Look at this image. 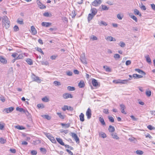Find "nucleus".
I'll return each mask as SVG.
<instances>
[{
  "mask_svg": "<svg viewBox=\"0 0 155 155\" xmlns=\"http://www.w3.org/2000/svg\"><path fill=\"white\" fill-rule=\"evenodd\" d=\"M2 25L3 27H5L6 29L9 28L10 25V22L8 21V18L7 16H3L2 18Z\"/></svg>",
  "mask_w": 155,
  "mask_h": 155,
  "instance_id": "1",
  "label": "nucleus"
},
{
  "mask_svg": "<svg viewBox=\"0 0 155 155\" xmlns=\"http://www.w3.org/2000/svg\"><path fill=\"white\" fill-rule=\"evenodd\" d=\"M46 137L53 143H55L56 141L54 137L49 133H45V134Z\"/></svg>",
  "mask_w": 155,
  "mask_h": 155,
  "instance_id": "2",
  "label": "nucleus"
},
{
  "mask_svg": "<svg viewBox=\"0 0 155 155\" xmlns=\"http://www.w3.org/2000/svg\"><path fill=\"white\" fill-rule=\"evenodd\" d=\"M128 80H121L120 79H118L117 80H114L113 81V82L116 84H118L119 83L124 84L128 82Z\"/></svg>",
  "mask_w": 155,
  "mask_h": 155,
  "instance_id": "3",
  "label": "nucleus"
},
{
  "mask_svg": "<svg viewBox=\"0 0 155 155\" xmlns=\"http://www.w3.org/2000/svg\"><path fill=\"white\" fill-rule=\"evenodd\" d=\"M92 83L93 86L95 87H99L100 85V83L95 79H93L92 80Z\"/></svg>",
  "mask_w": 155,
  "mask_h": 155,
  "instance_id": "4",
  "label": "nucleus"
},
{
  "mask_svg": "<svg viewBox=\"0 0 155 155\" xmlns=\"http://www.w3.org/2000/svg\"><path fill=\"white\" fill-rule=\"evenodd\" d=\"M80 60L81 62L84 64H87V61L85 57L84 53L82 54L81 55Z\"/></svg>",
  "mask_w": 155,
  "mask_h": 155,
  "instance_id": "5",
  "label": "nucleus"
},
{
  "mask_svg": "<svg viewBox=\"0 0 155 155\" xmlns=\"http://www.w3.org/2000/svg\"><path fill=\"white\" fill-rule=\"evenodd\" d=\"M86 115L87 116L88 119H90L91 116V109L90 108H88L86 112Z\"/></svg>",
  "mask_w": 155,
  "mask_h": 155,
  "instance_id": "6",
  "label": "nucleus"
},
{
  "mask_svg": "<svg viewBox=\"0 0 155 155\" xmlns=\"http://www.w3.org/2000/svg\"><path fill=\"white\" fill-rule=\"evenodd\" d=\"M62 110L64 111H65L66 110H73V108L70 107H68L67 105H64L63 107L62 108Z\"/></svg>",
  "mask_w": 155,
  "mask_h": 155,
  "instance_id": "7",
  "label": "nucleus"
},
{
  "mask_svg": "<svg viewBox=\"0 0 155 155\" xmlns=\"http://www.w3.org/2000/svg\"><path fill=\"white\" fill-rule=\"evenodd\" d=\"M101 0H95L92 3V5L95 6H97L101 4Z\"/></svg>",
  "mask_w": 155,
  "mask_h": 155,
  "instance_id": "8",
  "label": "nucleus"
},
{
  "mask_svg": "<svg viewBox=\"0 0 155 155\" xmlns=\"http://www.w3.org/2000/svg\"><path fill=\"white\" fill-rule=\"evenodd\" d=\"M63 97L64 99H67L68 98H72L73 96L71 94L68 93H66L64 94Z\"/></svg>",
  "mask_w": 155,
  "mask_h": 155,
  "instance_id": "9",
  "label": "nucleus"
},
{
  "mask_svg": "<svg viewBox=\"0 0 155 155\" xmlns=\"http://www.w3.org/2000/svg\"><path fill=\"white\" fill-rule=\"evenodd\" d=\"M71 136L72 137L74 138L77 143L79 142V139L76 134L74 133H71Z\"/></svg>",
  "mask_w": 155,
  "mask_h": 155,
  "instance_id": "10",
  "label": "nucleus"
},
{
  "mask_svg": "<svg viewBox=\"0 0 155 155\" xmlns=\"http://www.w3.org/2000/svg\"><path fill=\"white\" fill-rule=\"evenodd\" d=\"M37 3L40 8L43 9L46 8V7L44 5H43L40 1L37 0Z\"/></svg>",
  "mask_w": 155,
  "mask_h": 155,
  "instance_id": "11",
  "label": "nucleus"
},
{
  "mask_svg": "<svg viewBox=\"0 0 155 155\" xmlns=\"http://www.w3.org/2000/svg\"><path fill=\"white\" fill-rule=\"evenodd\" d=\"M31 33L32 35H35L36 34L37 31L36 29L33 26H32L31 28Z\"/></svg>",
  "mask_w": 155,
  "mask_h": 155,
  "instance_id": "12",
  "label": "nucleus"
},
{
  "mask_svg": "<svg viewBox=\"0 0 155 155\" xmlns=\"http://www.w3.org/2000/svg\"><path fill=\"white\" fill-rule=\"evenodd\" d=\"M0 61L3 64H6L7 63L6 59L2 56H0Z\"/></svg>",
  "mask_w": 155,
  "mask_h": 155,
  "instance_id": "13",
  "label": "nucleus"
},
{
  "mask_svg": "<svg viewBox=\"0 0 155 155\" xmlns=\"http://www.w3.org/2000/svg\"><path fill=\"white\" fill-rule=\"evenodd\" d=\"M57 142L61 145H64V143L63 141L60 138H56Z\"/></svg>",
  "mask_w": 155,
  "mask_h": 155,
  "instance_id": "14",
  "label": "nucleus"
},
{
  "mask_svg": "<svg viewBox=\"0 0 155 155\" xmlns=\"http://www.w3.org/2000/svg\"><path fill=\"white\" fill-rule=\"evenodd\" d=\"M51 24V23L47 22H43L41 23V25L43 26H45V27H47L49 26Z\"/></svg>",
  "mask_w": 155,
  "mask_h": 155,
  "instance_id": "15",
  "label": "nucleus"
},
{
  "mask_svg": "<svg viewBox=\"0 0 155 155\" xmlns=\"http://www.w3.org/2000/svg\"><path fill=\"white\" fill-rule=\"evenodd\" d=\"M14 109L13 107H10L8 108H5L4 110L7 113L11 112Z\"/></svg>",
  "mask_w": 155,
  "mask_h": 155,
  "instance_id": "16",
  "label": "nucleus"
},
{
  "mask_svg": "<svg viewBox=\"0 0 155 155\" xmlns=\"http://www.w3.org/2000/svg\"><path fill=\"white\" fill-rule=\"evenodd\" d=\"M120 107L121 109V112L122 113L124 114H126L127 113L124 110V109L125 108V106L123 104H121L120 105Z\"/></svg>",
  "mask_w": 155,
  "mask_h": 155,
  "instance_id": "17",
  "label": "nucleus"
},
{
  "mask_svg": "<svg viewBox=\"0 0 155 155\" xmlns=\"http://www.w3.org/2000/svg\"><path fill=\"white\" fill-rule=\"evenodd\" d=\"M108 41H116V40L114 38H113V37L111 36H108L107 38H105Z\"/></svg>",
  "mask_w": 155,
  "mask_h": 155,
  "instance_id": "18",
  "label": "nucleus"
},
{
  "mask_svg": "<svg viewBox=\"0 0 155 155\" xmlns=\"http://www.w3.org/2000/svg\"><path fill=\"white\" fill-rule=\"evenodd\" d=\"M94 15L90 13L88 15L87 17V20L88 22H90V21L93 18Z\"/></svg>",
  "mask_w": 155,
  "mask_h": 155,
  "instance_id": "19",
  "label": "nucleus"
},
{
  "mask_svg": "<svg viewBox=\"0 0 155 155\" xmlns=\"http://www.w3.org/2000/svg\"><path fill=\"white\" fill-rule=\"evenodd\" d=\"M33 81L40 83L41 82V80L38 77L35 76L33 78Z\"/></svg>",
  "mask_w": 155,
  "mask_h": 155,
  "instance_id": "20",
  "label": "nucleus"
},
{
  "mask_svg": "<svg viewBox=\"0 0 155 155\" xmlns=\"http://www.w3.org/2000/svg\"><path fill=\"white\" fill-rule=\"evenodd\" d=\"M78 86L80 88L84 87L85 86L84 81H81L79 83Z\"/></svg>",
  "mask_w": 155,
  "mask_h": 155,
  "instance_id": "21",
  "label": "nucleus"
},
{
  "mask_svg": "<svg viewBox=\"0 0 155 155\" xmlns=\"http://www.w3.org/2000/svg\"><path fill=\"white\" fill-rule=\"evenodd\" d=\"M84 116L83 113H81L79 115L80 120L82 122H83L84 120Z\"/></svg>",
  "mask_w": 155,
  "mask_h": 155,
  "instance_id": "22",
  "label": "nucleus"
},
{
  "mask_svg": "<svg viewBox=\"0 0 155 155\" xmlns=\"http://www.w3.org/2000/svg\"><path fill=\"white\" fill-rule=\"evenodd\" d=\"M108 130L110 132L112 133L114 131L115 129L114 127L110 125L108 128Z\"/></svg>",
  "mask_w": 155,
  "mask_h": 155,
  "instance_id": "23",
  "label": "nucleus"
},
{
  "mask_svg": "<svg viewBox=\"0 0 155 155\" xmlns=\"http://www.w3.org/2000/svg\"><path fill=\"white\" fill-rule=\"evenodd\" d=\"M91 14H92L94 15H95L97 13V10L95 8H91Z\"/></svg>",
  "mask_w": 155,
  "mask_h": 155,
  "instance_id": "24",
  "label": "nucleus"
},
{
  "mask_svg": "<svg viewBox=\"0 0 155 155\" xmlns=\"http://www.w3.org/2000/svg\"><path fill=\"white\" fill-rule=\"evenodd\" d=\"M134 13L135 15H139L140 17L142 15L140 13L139 11L136 8L134 10Z\"/></svg>",
  "mask_w": 155,
  "mask_h": 155,
  "instance_id": "25",
  "label": "nucleus"
},
{
  "mask_svg": "<svg viewBox=\"0 0 155 155\" xmlns=\"http://www.w3.org/2000/svg\"><path fill=\"white\" fill-rule=\"evenodd\" d=\"M99 120L102 125H105V123L104 121L103 118L102 117H100L99 118Z\"/></svg>",
  "mask_w": 155,
  "mask_h": 155,
  "instance_id": "26",
  "label": "nucleus"
},
{
  "mask_svg": "<svg viewBox=\"0 0 155 155\" xmlns=\"http://www.w3.org/2000/svg\"><path fill=\"white\" fill-rule=\"evenodd\" d=\"M111 135L113 138L116 139H119V137L118 136L117 134L114 133L112 134Z\"/></svg>",
  "mask_w": 155,
  "mask_h": 155,
  "instance_id": "27",
  "label": "nucleus"
},
{
  "mask_svg": "<svg viewBox=\"0 0 155 155\" xmlns=\"http://www.w3.org/2000/svg\"><path fill=\"white\" fill-rule=\"evenodd\" d=\"M133 77L134 78H142L143 77V76L140 75H138L137 74H134L133 75Z\"/></svg>",
  "mask_w": 155,
  "mask_h": 155,
  "instance_id": "28",
  "label": "nucleus"
},
{
  "mask_svg": "<svg viewBox=\"0 0 155 155\" xmlns=\"http://www.w3.org/2000/svg\"><path fill=\"white\" fill-rule=\"evenodd\" d=\"M99 135L100 137L103 138H105L107 137L106 134L105 133L103 132L100 133Z\"/></svg>",
  "mask_w": 155,
  "mask_h": 155,
  "instance_id": "29",
  "label": "nucleus"
},
{
  "mask_svg": "<svg viewBox=\"0 0 155 155\" xmlns=\"http://www.w3.org/2000/svg\"><path fill=\"white\" fill-rule=\"evenodd\" d=\"M5 124L2 122H0V130H2L4 129V128Z\"/></svg>",
  "mask_w": 155,
  "mask_h": 155,
  "instance_id": "30",
  "label": "nucleus"
},
{
  "mask_svg": "<svg viewBox=\"0 0 155 155\" xmlns=\"http://www.w3.org/2000/svg\"><path fill=\"white\" fill-rule=\"evenodd\" d=\"M26 61L28 64L30 65H31L33 64L32 60L30 58L27 59H26Z\"/></svg>",
  "mask_w": 155,
  "mask_h": 155,
  "instance_id": "31",
  "label": "nucleus"
},
{
  "mask_svg": "<svg viewBox=\"0 0 155 155\" xmlns=\"http://www.w3.org/2000/svg\"><path fill=\"white\" fill-rule=\"evenodd\" d=\"M42 100L43 102H47L49 101V99L47 96H45L42 98Z\"/></svg>",
  "mask_w": 155,
  "mask_h": 155,
  "instance_id": "32",
  "label": "nucleus"
},
{
  "mask_svg": "<svg viewBox=\"0 0 155 155\" xmlns=\"http://www.w3.org/2000/svg\"><path fill=\"white\" fill-rule=\"evenodd\" d=\"M145 58H146L147 61L148 63H151V59L149 57V55L146 56L145 57Z\"/></svg>",
  "mask_w": 155,
  "mask_h": 155,
  "instance_id": "33",
  "label": "nucleus"
},
{
  "mask_svg": "<svg viewBox=\"0 0 155 155\" xmlns=\"http://www.w3.org/2000/svg\"><path fill=\"white\" fill-rule=\"evenodd\" d=\"M42 117L48 120H50L51 119V117L48 115H42Z\"/></svg>",
  "mask_w": 155,
  "mask_h": 155,
  "instance_id": "34",
  "label": "nucleus"
},
{
  "mask_svg": "<svg viewBox=\"0 0 155 155\" xmlns=\"http://www.w3.org/2000/svg\"><path fill=\"white\" fill-rule=\"evenodd\" d=\"M98 24L101 26L102 25H103L105 26H106L107 25V24L105 22L103 21H101L100 22H98Z\"/></svg>",
  "mask_w": 155,
  "mask_h": 155,
  "instance_id": "35",
  "label": "nucleus"
},
{
  "mask_svg": "<svg viewBox=\"0 0 155 155\" xmlns=\"http://www.w3.org/2000/svg\"><path fill=\"white\" fill-rule=\"evenodd\" d=\"M23 54H19L16 58V59H22L24 57Z\"/></svg>",
  "mask_w": 155,
  "mask_h": 155,
  "instance_id": "36",
  "label": "nucleus"
},
{
  "mask_svg": "<svg viewBox=\"0 0 155 155\" xmlns=\"http://www.w3.org/2000/svg\"><path fill=\"white\" fill-rule=\"evenodd\" d=\"M17 22L20 25H23L24 24L23 20L21 19V20L18 19L17 20Z\"/></svg>",
  "mask_w": 155,
  "mask_h": 155,
  "instance_id": "37",
  "label": "nucleus"
},
{
  "mask_svg": "<svg viewBox=\"0 0 155 155\" xmlns=\"http://www.w3.org/2000/svg\"><path fill=\"white\" fill-rule=\"evenodd\" d=\"M130 17L132 18L133 20H134L135 22H137V17L135 16L134 15H130Z\"/></svg>",
  "mask_w": 155,
  "mask_h": 155,
  "instance_id": "38",
  "label": "nucleus"
},
{
  "mask_svg": "<svg viewBox=\"0 0 155 155\" xmlns=\"http://www.w3.org/2000/svg\"><path fill=\"white\" fill-rule=\"evenodd\" d=\"M101 6L102 9L103 10H107L109 9V8L107 7L106 5H102Z\"/></svg>",
  "mask_w": 155,
  "mask_h": 155,
  "instance_id": "39",
  "label": "nucleus"
},
{
  "mask_svg": "<svg viewBox=\"0 0 155 155\" xmlns=\"http://www.w3.org/2000/svg\"><path fill=\"white\" fill-rule=\"evenodd\" d=\"M67 89L69 91H74L75 90V88L74 87L70 86H68L67 87Z\"/></svg>",
  "mask_w": 155,
  "mask_h": 155,
  "instance_id": "40",
  "label": "nucleus"
},
{
  "mask_svg": "<svg viewBox=\"0 0 155 155\" xmlns=\"http://www.w3.org/2000/svg\"><path fill=\"white\" fill-rule=\"evenodd\" d=\"M43 15L44 16L47 17H48L51 16V14H49V13L47 12H45L43 14Z\"/></svg>",
  "mask_w": 155,
  "mask_h": 155,
  "instance_id": "41",
  "label": "nucleus"
},
{
  "mask_svg": "<svg viewBox=\"0 0 155 155\" xmlns=\"http://www.w3.org/2000/svg\"><path fill=\"white\" fill-rule=\"evenodd\" d=\"M57 114L58 115L59 117L61 119H63L64 118V116L62 115L61 113H57Z\"/></svg>",
  "mask_w": 155,
  "mask_h": 155,
  "instance_id": "42",
  "label": "nucleus"
},
{
  "mask_svg": "<svg viewBox=\"0 0 155 155\" xmlns=\"http://www.w3.org/2000/svg\"><path fill=\"white\" fill-rule=\"evenodd\" d=\"M117 17L119 20H122L123 17V15H122L118 14L117 15Z\"/></svg>",
  "mask_w": 155,
  "mask_h": 155,
  "instance_id": "43",
  "label": "nucleus"
},
{
  "mask_svg": "<svg viewBox=\"0 0 155 155\" xmlns=\"http://www.w3.org/2000/svg\"><path fill=\"white\" fill-rule=\"evenodd\" d=\"M61 124L63 127L65 126L66 128L69 127L70 126V124L68 123L67 124H65L64 123H61Z\"/></svg>",
  "mask_w": 155,
  "mask_h": 155,
  "instance_id": "44",
  "label": "nucleus"
},
{
  "mask_svg": "<svg viewBox=\"0 0 155 155\" xmlns=\"http://www.w3.org/2000/svg\"><path fill=\"white\" fill-rule=\"evenodd\" d=\"M6 142V140L4 139L3 138H0V142L2 144H4Z\"/></svg>",
  "mask_w": 155,
  "mask_h": 155,
  "instance_id": "45",
  "label": "nucleus"
},
{
  "mask_svg": "<svg viewBox=\"0 0 155 155\" xmlns=\"http://www.w3.org/2000/svg\"><path fill=\"white\" fill-rule=\"evenodd\" d=\"M53 83L54 84V85L56 86H60L61 85V84L60 82L57 81H54V82Z\"/></svg>",
  "mask_w": 155,
  "mask_h": 155,
  "instance_id": "46",
  "label": "nucleus"
},
{
  "mask_svg": "<svg viewBox=\"0 0 155 155\" xmlns=\"http://www.w3.org/2000/svg\"><path fill=\"white\" fill-rule=\"evenodd\" d=\"M37 107L38 108H42L44 107V105L42 104H38L37 105Z\"/></svg>",
  "mask_w": 155,
  "mask_h": 155,
  "instance_id": "47",
  "label": "nucleus"
},
{
  "mask_svg": "<svg viewBox=\"0 0 155 155\" xmlns=\"http://www.w3.org/2000/svg\"><path fill=\"white\" fill-rule=\"evenodd\" d=\"M135 70L137 72H138V73H141L143 75H144L145 74V73L144 72H143V71L140 70V69H135Z\"/></svg>",
  "mask_w": 155,
  "mask_h": 155,
  "instance_id": "48",
  "label": "nucleus"
},
{
  "mask_svg": "<svg viewBox=\"0 0 155 155\" xmlns=\"http://www.w3.org/2000/svg\"><path fill=\"white\" fill-rule=\"evenodd\" d=\"M108 118L109 121L111 122H114V119L113 117L111 116H108Z\"/></svg>",
  "mask_w": 155,
  "mask_h": 155,
  "instance_id": "49",
  "label": "nucleus"
},
{
  "mask_svg": "<svg viewBox=\"0 0 155 155\" xmlns=\"http://www.w3.org/2000/svg\"><path fill=\"white\" fill-rule=\"evenodd\" d=\"M119 45L122 48L124 47L125 46V43L123 41H120Z\"/></svg>",
  "mask_w": 155,
  "mask_h": 155,
  "instance_id": "50",
  "label": "nucleus"
},
{
  "mask_svg": "<svg viewBox=\"0 0 155 155\" xmlns=\"http://www.w3.org/2000/svg\"><path fill=\"white\" fill-rule=\"evenodd\" d=\"M114 57L116 59H118L120 58V55L118 54H116L114 55Z\"/></svg>",
  "mask_w": 155,
  "mask_h": 155,
  "instance_id": "51",
  "label": "nucleus"
},
{
  "mask_svg": "<svg viewBox=\"0 0 155 155\" xmlns=\"http://www.w3.org/2000/svg\"><path fill=\"white\" fill-rule=\"evenodd\" d=\"M36 50L40 52L42 54H44V53L42 51L41 48L39 47H37V48Z\"/></svg>",
  "mask_w": 155,
  "mask_h": 155,
  "instance_id": "52",
  "label": "nucleus"
},
{
  "mask_svg": "<svg viewBox=\"0 0 155 155\" xmlns=\"http://www.w3.org/2000/svg\"><path fill=\"white\" fill-rule=\"evenodd\" d=\"M147 128L150 130L155 129L154 127H152L151 125H150L147 126Z\"/></svg>",
  "mask_w": 155,
  "mask_h": 155,
  "instance_id": "53",
  "label": "nucleus"
},
{
  "mask_svg": "<svg viewBox=\"0 0 155 155\" xmlns=\"http://www.w3.org/2000/svg\"><path fill=\"white\" fill-rule=\"evenodd\" d=\"M146 94L147 96L150 97L151 95V92L150 91H147L146 92Z\"/></svg>",
  "mask_w": 155,
  "mask_h": 155,
  "instance_id": "54",
  "label": "nucleus"
},
{
  "mask_svg": "<svg viewBox=\"0 0 155 155\" xmlns=\"http://www.w3.org/2000/svg\"><path fill=\"white\" fill-rule=\"evenodd\" d=\"M136 153L139 155H142L143 153V152L140 150H137L136 151Z\"/></svg>",
  "mask_w": 155,
  "mask_h": 155,
  "instance_id": "55",
  "label": "nucleus"
},
{
  "mask_svg": "<svg viewBox=\"0 0 155 155\" xmlns=\"http://www.w3.org/2000/svg\"><path fill=\"white\" fill-rule=\"evenodd\" d=\"M16 110L17 111H19L20 112H24V110L22 108H19L18 107H17L16 108Z\"/></svg>",
  "mask_w": 155,
  "mask_h": 155,
  "instance_id": "56",
  "label": "nucleus"
},
{
  "mask_svg": "<svg viewBox=\"0 0 155 155\" xmlns=\"http://www.w3.org/2000/svg\"><path fill=\"white\" fill-rule=\"evenodd\" d=\"M14 30L15 31H18L19 30V28L18 27L17 25H15L14 27Z\"/></svg>",
  "mask_w": 155,
  "mask_h": 155,
  "instance_id": "57",
  "label": "nucleus"
},
{
  "mask_svg": "<svg viewBox=\"0 0 155 155\" xmlns=\"http://www.w3.org/2000/svg\"><path fill=\"white\" fill-rule=\"evenodd\" d=\"M37 153V152L36 150H33L31 151V153L32 155H36Z\"/></svg>",
  "mask_w": 155,
  "mask_h": 155,
  "instance_id": "58",
  "label": "nucleus"
},
{
  "mask_svg": "<svg viewBox=\"0 0 155 155\" xmlns=\"http://www.w3.org/2000/svg\"><path fill=\"white\" fill-rule=\"evenodd\" d=\"M15 127L18 129L22 130L24 129V127L22 126H16Z\"/></svg>",
  "mask_w": 155,
  "mask_h": 155,
  "instance_id": "59",
  "label": "nucleus"
},
{
  "mask_svg": "<svg viewBox=\"0 0 155 155\" xmlns=\"http://www.w3.org/2000/svg\"><path fill=\"white\" fill-rule=\"evenodd\" d=\"M72 18H73L75 17L76 15V14H75V12L74 11H72Z\"/></svg>",
  "mask_w": 155,
  "mask_h": 155,
  "instance_id": "60",
  "label": "nucleus"
},
{
  "mask_svg": "<svg viewBox=\"0 0 155 155\" xmlns=\"http://www.w3.org/2000/svg\"><path fill=\"white\" fill-rule=\"evenodd\" d=\"M40 150L41 151L44 152L45 153L46 152V150L45 148H40Z\"/></svg>",
  "mask_w": 155,
  "mask_h": 155,
  "instance_id": "61",
  "label": "nucleus"
},
{
  "mask_svg": "<svg viewBox=\"0 0 155 155\" xmlns=\"http://www.w3.org/2000/svg\"><path fill=\"white\" fill-rule=\"evenodd\" d=\"M103 112L104 113L107 114L109 113L108 110V109H104Z\"/></svg>",
  "mask_w": 155,
  "mask_h": 155,
  "instance_id": "62",
  "label": "nucleus"
},
{
  "mask_svg": "<svg viewBox=\"0 0 155 155\" xmlns=\"http://www.w3.org/2000/svg\"><path fill=\"white\" fill-rule=\"evenodd\" d=\"M145 136L146 138L149 137L150 139H151L152 138L151 135L148 133L145 135Z\"/></svg>",
  "mask_w": 155,
  "mask_h": 155,
  "instance_id": "63",
  "label": "nucleus"
},
{
  "mask_svg": "<svg viewBox=\"0 0 155 155\" xmlns=\"http://www.w3.org/2000/svg\"><path fill=\"white\" fill-rule=\"evenodd\" d=\"M151 5L152 9L153 10H155V5L154 4H151Z\"/></svg>",
  "mask_w": 155,
  "mask_h": 155,
  "instance_id": "64",
  "label": "nucleus"
}]
</instances>
